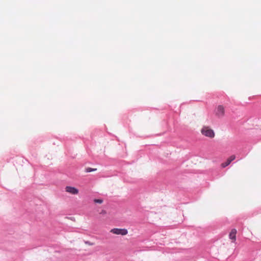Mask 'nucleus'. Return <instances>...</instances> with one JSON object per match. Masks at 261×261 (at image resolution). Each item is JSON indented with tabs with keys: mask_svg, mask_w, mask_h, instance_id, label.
<instances>
[{
	"mask_svg": "<svg viewBox=\"0 0 261 261\" xmlns=\"http://www.w3.org/2000/svg\"><path fill=\"white\" fill-rule=\"evenodd\" d=\"M200 132L202 135L210 138H213L215 136L214 131L207 126H203Z\"/></svg>",
	"mask_w": 261,
	"mask_h": 261,
	"instance_id": "nucleus-1",
	"label": "nucleus"
},
{
	"mask_svg": "<svg viewBox=\"0 0 261 261\" xmlns=\"http://www.w3.org/2000/svg\"><path fill=\"white\" fill-rule=\"evenodd\" d=\"M110 232L113 233V234L121 236L126 235L128 233V231L126 229L117 228L112 229L110 230Z\"/></svg>",
	"mask_w": 261,
	"mask_h": 261,
	"instance_id": "nucleus-2",
	"label": "nucleus"
},
{
	"mask_svg": "<svg viewBox=\"0 0 261 261\" xmlns=\"http://www.w3.org/2000/svg\"><path fill=\"white\" fill-rule=\"evenodd\" d=\"M216 115L219 118H222L225 115V108L222 105H219L216 108Z\"/></svg>",
	"mask_w": 261,
	"mask_h": 261,
	"instance_id": "nucleus-3",
	"label": "nucleus"
},
{
	"mask_svg": "<svg viewBox=\"0 0 261 261\" xmlns=\"http://www.w3.org/2000/svg\"><path fill=\"white\" fill-rule=\"evenodd\" d=\"M65 191L72 195H76L79 193V190L71 186L66 187Z\"/></svg>",
	"mask_w": 261,
	"mask_h": 261,
	"instance_id": "nucleus-4",
	"label": "nucleus"
},
{
	"mask_svg": "<svg viewBox=\"0 0 261 261\" xmlns=\"http://www.w3.org/2000/svg\"><path fill=\"white\" fill-rule=\"evenodd\" d=\"M236 159V156L234 155H231L229 156L226 160V162L221 163V167L222 168H225L227 166H228L232 161Z\"/></svg>",
	"mask_w": 261,
	"mask_h": 261,
	"instance_id": "nucleus-5",
	"label": "nucleus"
},
{
	"mask_svg": "<svg viewBox=\"0 0 261 261\" xmlns=\"http://www.w3.org/2000/svg\"><path fill=\"white\" fill-rule=\"evenodd\" d=\"M237 230L236 229H231L229 234V238L231 240L232 242L234 243L236 241Z\"/></svg>",
	"mask_w": 261,
	"mask_h": 261,
	"instance_id": "nucleus-6",
	"label": "nucleus"
},
{
	"mask_svg": "<svg viewBox=\"0 0 261 261\" xmlns=\"http://www.w3.org/2000/svg\"><path fill=\"white\" fill-rule=\"evenodd\" d=\"M94 202L95 203H98L101 204L103 202V200L101 199H94Z\"/></svg>",
	"mask_w": 261,
	"mask_h": 261,
	"instance_id": "nucleus-7",
	"label": "nucleus"
},
{
	"mask_svg": "<svg viewBox=\"0 0 261 261\" xmlns=\"http://www.w3.org/2000/svg\"><path fill=\"white\" fill-rule=\"evenodd\" d=\"M95 170H96V169L91 168H87L86 169V171L87 172H92V171H94Z\"/></svg>",
	"mask_w": 261,
	"mask_h": 261,
	"instance_id": "nucleus-8",
	"label": "nucleus"
},
{
	"mask_svg": "<svg viewBox=\"0 0 261 261\" xmlns=\"http://www.w3.org/2000/svg\"><path fill=\"white\" fill-rule=\"evenodd\" d=\"M106 211L105 210H102L101 212H100V214H103V215H105L106 214Z\"/></svg>",
	"mask_w": 261,
	"mask_h": 261,
	"instance_id": "nucleus-9",
	"label": "nucleus"
}]
</instances>
